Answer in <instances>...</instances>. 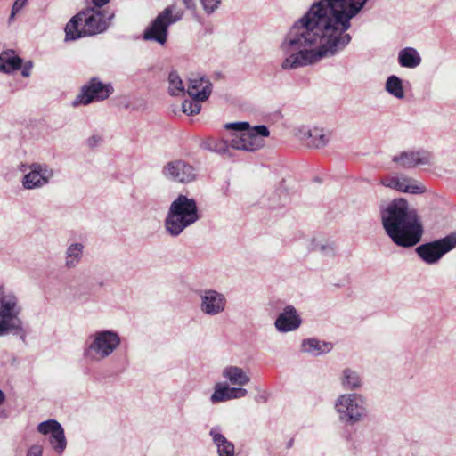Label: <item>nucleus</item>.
Returning a JSON list of instances; mask_svg holds the SVG:
<instances>
[{
  "instance_id": "c03bdc74",
  "label": "nucleus",
  "mask_w": 456,
  "mask_h": 456,
  "mask_svg": "<svg viewBox=\"0 0 456 456\" xmlns=\"http://www.w3.org/2000/svg\"><path fill=\"white\" fill-rule=\"evenodd\" d=\"M328 248L330 249V250H333L332 248L327 247V246H324V245L321 246V248H320L321 251H325Z\"/></svg>"
},
{
  "instance_id": "9b49d317",
  "label": "nucleus",
  "mask_w": 456,
  "mask_h": 456,
  "mask_svg": "<svg viewBox=\"0 0 456 456\" xmlns=\"http://www.w3.org/2000/svg\"><path fill=\"white\" fill-rule=\"evenodd\" d=\"M20 169L22 172L28 170L21 179L22 187L28 191L42 189L50 183L54 175L53 169L45 163L22 164Z\"/></svg>"
},
{
  "instance_id": "b1692460",
  "label": "nucleus",
  "mask_w": 456,
  "mask_h": 456,
  "mask_svg": "<svg viewBox=\"0 0 456 456\" xmlns=\"http://www.w3.org/2000/svg\"><path fill=\"white\" fill-rule=\"evenodd\" d=\"M427 191L425 184L412 177L401 174V193L410 195H421Z\"/></svg>"
},
{
  "instance_id": "a211bd4d",
  "label": "nucleus",
  "mask_w": 456,
  "mask_h": 456,
  "mask_svg": "<svg viewBox=\"0 0 456 456\" xmlns=\"http://www.w3.org/2000/svg\"><path fill=\"white\" fill-rule=\"evenodd\" d=\"M248 390L242 387H230L228 383L217 382L214 386V391L210 395V402L213 404L227 402L233 399H240L247 396Z\"/></svg>"
},
{
  "instance_id": "aec40b11",
  "label": "nucleus",
  "mask_w": 456,
  "mask_h": 456,
  "mask_svg": "<svg viewBox=\"0 0 456 456\" xmlns=\"http://www.w3.org/2000/svg\"><path fill=\"white\" fill-rule=\"evenodd\" d=\"M209 436L216 448L218 456H235V446L222 433L219 426H215L209 430Z\"/></svg>"
},
{
  "instance_id": "1a4fd4ad",
  "label": "nucleus",
  "mask_w": 456,
  "mask_h": 456,
  "mask_svg": "<svg viewBox=\"0 0 456 456\" xmlns=\"http://www.w3.org/2000/svg\"><path fill=\"white\" fill-rule=\"evenodd\" d=\"M175 6L165 8L145 28L142 38L146 41H154L164 45L167 40L168 28L170 25L182 20L183 12H174Z\"/></svg>"
},
{
  "instance_id": "6e6552de",
  "label": "nucleus",
  "mask_w": 456,
  "mask_h": 456,
  "mask_svg": "<svg viewBox=\"0 0 456 456\" xmlns=\"http://www.w3.org/2000/svg\"><path fill=\"white\" fill-rule=\"evenodd\" d=\"M334 409L342 422L354 425L368 416L365 398L356 393L339 395L334 402Z\"/></svg>"
},
{
  "instance_id": "ea45409f",
  "label": "nucleus",
  "mask_w": 456,
  "mask_h": 456,
  "mask_svg": "<svg viewBox=\"0 0 456 456\" xmlns=\"http://www.w3.org/2000/svg\"><path fill=\"white\" fill-rule=\"evenodd\" d=\"M32 67V61H28L27 63H25V65L22 67L21 75L24 77H28L30 76Z\"/></svg>"
},
{
  "instance_id": "49530a36",
  "label": "nucleus",
  "mask_w": 456,
  "mask_h": 456,
  "mask_svg": "<svg viewBox=\"0 0 456 456\" xmlns=\"http://www.w3.org/2000/svg\"><path fill=\"white\" fill-rule=\"evenodd\" d=\"M403 81L401 80V94H400V97L401 99L403 98Z\"/></svg>"
},
{
  "instance_id": "393cba45",
  "label": "nucleus",
  "mask_w": 456,
  "mask_h": 456,
  "mask_svg": "<svg viewBox=\"0 0 456 456\" xmlns=\"http://www.w3.org/2000/svg\"><path fill=\"white\" fill-rule=\"evenodd\" d=\"M302 139L305 140L307 146L313 148L323 147L329 142V136L323 129L318 127L307 129L304 133Z\"/></svg>"
},
{
  "instance_id": "4c0bfd02",
  "label": "nucleus",
  "mask_w": 456,
  "mask_h": 456,
  "mask_svg": "<svg viewBox=\"0 0 456 456\" xmlns=\"http://www.w3.org/2000/svg\"><path fill=\"white\" fill-rule=\"evenodd\" d=\"M28 0H16L12 5L10 20H12L16 13L19 12L27 4Z\"/></svg>"
},
{
  "instance_id": "c756f323",
  "label": "nucleus",
  "mask_w": 456,
  "mask_h": 456,
  "mask_svg": "<svg viewBox=\"0 0 456 456\" xmlns=\"http://www.w3.org/2000/svg\"><path fill=\"white\" fill-rule=\"evenodd\" d=\"M204 146L211 151L224 155L229 152V149L231 148L229 143V135L226 139H209L204 143Z\"/></svg>"
},
{
  "instance_id": "4be33fe9",
  "label": "nucleus",
  "mask_w": 456,
  "mask_h": 456,
  "mask_svg": "<svg viewBox=\"0 0 456 456\" xmlns=\"http://www.w3.org/2000/svg\"><path fill=\"white\" fill-rule=\"evenodd\" d=\"M339 383L343 389L348 391H354L362 386V380L358 371L351 368L342 370L339 375Z\"/></svg>"
},
{
  "instance_id": "f704fd0d",
  "label": "nucleus",
  "mask_w": 456,
  "mask_h": 456,
  "mask_svg": "<svg viewBox=\"0 0 456 456\" xmlns=\"http://www.w3.org/2000/svg\"><path fill=\"white\" fill-rule=\"evenodd\" d=\"M204 11L210 14L213 13L222 3V0H200Z\"/></svg>"
},
{
  "instance_id": "2eb2a0df",
  "label": "nucleus",
  "mask_w": 456,
  "mask_h": 456,
  "mask_svg": "<svg viewBox=\"0 0 456 456\" xmlns=\"http://www.w3.org/2000/svg\"><path fill=\"white\" fill-rule=\"evenodd\" d=\"M162 173L167 179L181 183H191L196 178L193 167L183 160H174L167 163Z\"/></svg>"
},
{
  "instance_id": "37998d69",
  "label": "nucleus",
  "mask_w": 456,
  "mask_h": 456,
  "mask_svg": "<svg viewBox=\"0 0 456 456\" xmlns=\"http://www.w3.org/2000/svg\"><path fill=\"white\" fill-rule=\"evenodd\" d=\"M4 400H5V395H4V392L0 389V404H2Z\"/></svg>"
},
{
  "instance_id": "c9c22d12",
  "label": "nucleus",
  "mask_w": 456,
  "mask_h": 456,
  "mask_svg": "<svg viewBox=\"0 0 456 456\" xmlns=\"http://www.w3.org/2000/svg\"><path fill=\"white\" fill-rule=\"evenodd\" d=\"M380 183L385 187L399 191V178L397 176H386L381 179Z\"/></svg>"
},
{
  "instance_id": "f3484780",
  "label": "nucleus",
  "mask_w": 456,
  "mask_h": 456,
  "mask_svg": "<svg viewBox=\"0 0 456 456\" xmlns=\"http://www.w3.org/2000/svg\"><path fill=\"white\" fill-rule=\"evenodd\" d=\"M302 323V319L293 305H287L277 316L274 326L281 333L297 330Z\"/></svg>"
},
{
  "instance_id": "cd10ccee",
  "label": "nucleus",
  "mask_w": 456,
  "mask_h": 456,
  "mask_svg": "<svg viewBox=\"0 0 456 456\" xmlns=\"http://www.w3.org/2000/svg\"><path fill=\"white\" fill-rule=\"evenodd\" d=\"M422 62L420 53L413 47H405L401 49V67L407 69H416Z\"/></svg>"
},
{
  "instance_id": "412c9836",
  "label": "nucleus",
  "mask_w": 456,
  "mask_h": 456,
  "mask_svg": "<svg viewBox=\"0 0 456 456\" xmlns=\"http://www.w3.org/2000/svg\"><path fill=\"white\" fill-rule=\"evenodd\" d=\"M187 93L197 101H205L211 94V83L203 77L190 78Z\"/></svg>"
},
{
  "instance_id": "0eeeda50",
  "label": "nucleus",
  "mask_w": 456,
  "mask_h": 456,
  "mask_svg": "<svg viewBox=\"0 0 456 456\" xmlns=\"http://www.w3.org/2000/svg\"><path fill=\"white\" fill-rule=\"evenodd\" d=\"M423 234L424 226L414 204L401 197V247L416 246Z\"/></svg>"
},
{
  "instance_id": "dca6fc26",
  "label": "nucleus",
  "mask_w": 456,
  "mask_h": 456,
  "mask_svg": "<svg viewBox=\"0 0 456 456\" xmlns=\"http://www.w3.org/2000/svg\"><path fill=\"white\" fill-rule=\"evenodd\" d=\"M432 152L423 148H412L401 151V168L411 169L418 167L432 166Z\"/></svg>"
},
{
  "instance_id": "c85d7f7f",
  "label": "nucleus",
  "mask_w": 456,
  "mask_h": 456,
  "mask_svg": "<svg viewBox=\"0 0 456 456\" xmlns=\"http://www.w3.org/2000/svg\"><path fill=\"white\" fill-rule=\"evenodd\" d=\"M48 440H49V444H51L53 450L56 453L61 454L65 451V449L67 447V440H66L64 429L62 427H61L54 433H53L49 436Z\"/></svg>"
},
{
  "instance_id": "39448f33",
  "label": "nucleus",
  "mask_w": 456,
  "mask_h": 456,
  "mask_svg": "<svg viewBox=\"0 0 456 456\" xmlns=\"http://www.w3.org/2000/svg\"><path fill=\"white\" fill-rule=\"evenodd\" d=\"M22 310L17 294L0 285V337L12 334L25 341L26 332L20 317Z\"/></svg>"
},
{
  "instance_id": "473e14b6",
  "label": "nucleus",
  "mask_w": 456,
  "mask_h": 456,
  "mask_svg": "<svg viewBox=\"0 0 456 456\" xmlns=\"http://www.w3.org/2000/svg\"><path fill=\"white\" fill-rule=\"evenodd\" d=\"M200 102L193 98L191 100H184L182 103L183 112L189 116L197 115L201 109Z\"/></svg>"
},
{
  "instance_id": "e433bc0d",
  "label": "nucleus",
  "mask_w": 456,
  "mask_h": 456,
  "mask_svg": "<svg viewBox=\"0 0 456 456\" xmlns=\"http://www.w3.org/2000/svg\"><path fill=\"white\" fill-rule=\"evenodd\" d=\"M26 456H43V446L40 444L30 445L26 452Z\"/></svg>"
},
{
  "instance_id": "f8f14e48",
  "label": "nucleus",
  "mask_w": 456,
  "mask_h": 456,
  "mask_svg": "<svg viewBox=\"0 0 456 456\" xmlns=\"http://www.w3.org/2000/svg\"><path fill=\"white\" fill-rule=\"evenodd\" d=\"M114 89L110 84H104L99 78L93 77L81 87L80 93L72 102V106L88 105L93 102L107 99Z\"/></svg>"
},
{
  "instance_id": "79ce46f5",
  "label": "nucleus",
  "mask_w": 456,
  "mask_h": 456,
  "mask_svg": "<svg viewBox=\"0 0 456 456\" xmlns=\"http://www.w3.org/2000/svg\"><path fill=\"white\" fill-rule=\"evenodd\" d=\"M110 0H92V4H94V8L99 9L102 6L108 4Z\"/></svg>"
},
{
  "instance_id": "f03ea898",
  "label": "nucleus",
  "mask_w": 456,
  "mask_h": 456,
  "mask_svg": "<svg viewBox=\"0 0 456 456\" xmlns=\"http://www.w3.org/2000/svg\"><path fill=\"white\" fill-rule=\"evenodd\" d=\"M114 18V12L87 7L73 16L65 27V40H77L104 32Z\"/></svg>"
},
{
  "instance_id": "a878e982",
  "label": "nucleus",
  "mask_w": 456,
  "mask_h": 456,
  "mask_svg": "<svg viewBox=\"0 0 456 456\" xmlns=\"http://www.w3.org/2000/svg\"><path fill=\"white\" fill-rule=\"evenodd\" d=\"M301 349L305 353L318 356L329 353L332 349V345L316 338H308L303 340Z\"/></svg>"
},
{
  "instance_id": "ddd939ff",
  "label": "nucleus",
  "mask_w": 456,
  "mask_h": 456,
  "mask_svg": "<svg viewBox=\"0 0 456 456\" xmlns=\"http://www.w3.org/2000/svg\"><path fill=\"white\" fill-rule=\"evenodd\" d=\"M380 220L387 235L399 246V199L382 201L379 206Z\"/></svg>"
},
{
  "instance_id": "4468645a",
  "label": "nucleus",
  "mask_w": 456,
  "mask_h": 456,
  "mask_svg": "<svg viewBox=\"0 0 456 456\" xmlns=\"http://www.w3.org/2000/svg\"><path fill=\"white\" fill-rule=\"evenodd\" d=\"M200 310L208 316L222 314L227 308L226 296L214 289H204L198 291Z\"/></svg>"
},
{
  "instance_id": "6ab92c4d",
  "label": "nucleus",
  "mask_w": 456,
  "mask_h": 456,
  "mask_svg": "<svg viewBox=\"0 0 456 456\" xmlns=\"http://www.w3.org/2000/svg\"><path fill=\"white\" fill-rule=\"evenodd\" d=\"M222 377L226 380L229 386L242 387L250 382V377L248 372L235 365H228L222 370Z\"/></svg>"
},
{
  "instance_id": "2f4dec72",
  "label": "nucleus",
  "mask_w": 456,
  "mask_h": 456,
  "mask_svg": "<svg viewBox=\"0 0 456 456\" xmlns=\"http://www.w3.org/2000/svg\"><path fill=\"white\" fill-rule=\"evenodd\" d=\"M61 427V425L56 419H48V420L40 422L37 425V429L38 433H40L42 435L51 436Z\"/></svg>"
},
{
  "instance_id": "a18cd8bd",
  "label": "nucleus",
  "mask_w": 456,
  "mask_h": 456,
  "mask_svg": "<svg viewBox=\"0 0 456 456\" xmlns=\"http://www.w3.org/2000/svg\"><path fill=\"white\" fill-rule=\"evenodd\" d=\"M0 418H7V414L4 411H0Z\"/></svg>"
},
{
  "instance_id": "a19ab883",
  "label": "nucleus",
  "mask_w": 456,
  "mask_h": 456,
  "mask_svg": "<svg viewBox=\"0 0 456 456\" xmlns=\"http://www.w3.org/2000/svg\"><path fill=\"white\" fill-rule=\"evenodd\" d=\"M181 1L187 10L194 11L196 9L197 5H196L195 0H181Z\"/></svg>"
},
{
  "instance_id": "7c9ffc66",
  "label": "nucleus",
  "mask_w": 456,
  "mask_h": 456,
  "mask_svg": "<svg viewBox=\"0 0 456 456\" xmlns=\"http://www.w3.org/2000/svg\"><path fill=\"white\" fill-rule=\"evenodd\" d=\"M168 91L171 95H179L184 93L183 83L176 71H171L168 76Z\"/></svg>"
},
{
  "instance_id": "58836bf2",
  "label": "nucleus",
  "mask_w": 456,
  "mask_h": 456,
  "mask_svg": "<svg viewBox=\"0 0 456 456\" xmlns=\"http://www.w3.org/2000/svg\"><path fill=\"white\" fill-rule=\"evenodd\" d=\"M101 141H102V137L100 135L94 134V135L90 136L87 139V145L90 148H94V147L97 146Z\"/></svg>"
},
{
  "instance_id": "5701e85b",
  "label": "nucleus",
  "mask_w": 456,
  "mask_h": 456,
  "mask_svg": "<svg viewBox=\"0 0 456 456\" xmlns=\"http://www.w3.org/2000/svg\"><path fill=\"white\" fill-rule=\"evenodd\" d=\"M22 66V59L14 51L7 50L0 53V71L9 74L19 70Z\"/></svg>"
},
{
  "instance_id": "7ed1b4c3",
  "label": "nucleus",
  "mask_w": 456,
  "mask_h": 456,
  "mask_svg": "<svg viewBox=\"0 0 456 456\" xmlns=\"http://www.w3.org/2000/svg\"><path fill=\"white\" fill-rule=\"evenodd\" d=\"M224 127L230 131L229 143L231 148L247 152L262 149L265 144V138L270 135V131L266 126H251L248 122L245 121L226 123Z\"/></svg>"
},
{
  "instance_id": "bb28decb",
  "label": "nucleus",
  "mask_w": 456,
  "mask_h": 456,
  "mask_svg": "<svg viewBox=\"0 0 456 456\" xmlns=\"http://www.w3.org/2000/svg\"><path fill=\"white\" fill-rule=\"evenodd\" d=\"M84 245L80 242L71 243L65 251V266L68 269L75 268L81 261Z\"/></svg>"
},
{
  "instance_id": "9d476101",
  "label": "nucleus",
  "mask_w": 456,
  "mask_h": 456,
  "mask_svg": "<svg viewBox=\"0 0 456 456\" xmlns=\"http://www.w3.org/2000/svg\"><path fill=\"white\" fill-rule=\"evenodd\" d=\"M456 248V232L447 236L419 245L415 248L418 256L427 265H436L444 255Z\"/></svg>"
},
{
  "instance_id": "20e7f679",
  "label": "nucleus",
  "mask_w": 456,
  "mask_h": 456,
  "mask_svg": "<svg viewBox=\"0 0 456 456\" xmlns=\"http://www.w3.org/2000/svg\"><path fill=\"white\" fill-rule=\"evenodd\" d=\"M199 219L195 200L180 194L169 206L164 220V228L169 236L176 238Z\"/></svg>"
},
{
  "instance_id": "72a5a7b5",
  "label": "nucleus",
  "mask_w": 456,
  "mask_h": 456,
  "mask_svg": "<svg viewBox=\"0 0 456 456\" xmlns=\"http://www.w3.org/2000/svg\"><path fill=\"white\" fill-rule=\"evenodd\" d=\"M386 90L395 97L399 98V77L395 75L390 76L386 83Z\"/></svg>"
},
{
  "instance_id": "f257e3e1",
  "label": "nucleus",
  "mask_w": 456,
  "mask_h": 456,
  "mask_svg": "<svg viewBox=\"0 0 456 456\" xmlns=\"http://www.w3.org/2000/svg\"><path fill=\"white\" fill-rule=\"evenodd\" d=\"M368 0H319L288 30L281 44V68L297 69L335 56L351 42V20Z\"/></svg>"
},
{
  "instance_id": "423d86ee",
  "label": "nucleus",
  "mask_w": 456,
  "mask_h": 456,
  "mask_svg": "<svg viewBox=\"0 0 456 456\" xmlns=\"http://www.w3.org/2000/svg\"><path fill=\"white\" fill-rule=\"evenodd\" d=\"M121 338L113 330H101L90 334L85 341L83 357L90 363H96L110 357L120 346Z\"/></svg>"
}]
</instances>
